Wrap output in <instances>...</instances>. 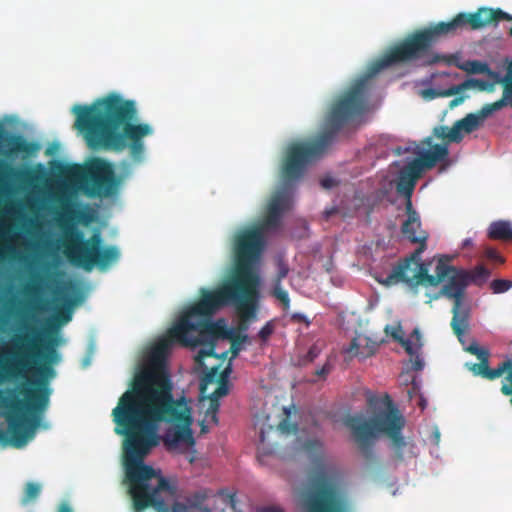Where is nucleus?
I'll return each instance as SVG.
<instances>
[{
  "label": "nucleus",
  "instance_id": "obj_1",
  "mask_svg": "<svg viewBox=\"0 0 512 512\" xmlns=\"http://www.w3.org/2000/svg\"><path fill=\"white\" fill-rule=\"evenodd\" d=\"M189 342L178 320L154 345L148 366L136 374L132 389L122 394L112 411L115 433L125 437V482L136 512L149 507L163 511L166 508L164 496L174 497L177 492L176 485L163 477L160 470L144 463L145 457L159 443V424H174L163 439L168 450H175L182 444L195 445L191 407L184 396L174 398L170 376L161 366L174 344L188 346Z\"/></svg>",
  "mask_w": 512,
  "mask_h": 512
},
{
  "label": "nucleus",
  "instance_id": "obj_2",
  "mask_svg": "<svg viewBox=\"0 0 512 512\" xmlns=\"http://www.w3.org/2000/svg\"><path fill=\"white\" fill-rule=\"evenodd\" d=\"M189 342L178 320L154 345L148 366L136 374L132 389L122 394L112 411L115 433L125 437V482L136 512L149 507L163 511L166 508L164 496L174 497L177 492L176 485L163 477L160 470L144 463L145 457L159 443V424H174L163 439L168 450H175L182 444L195 445L191 407L184 396L174 398L170 376L161 366L174 344L188 346Z\"/></svg>",
  "mask_w": 512,
  "mask_h": 512
},
{
  "label": "nucleus",
  "instance_id": "obj_3",
  "mask_svg": "<svg viewBox=\"0 0 512 512\" xmlns=\"http://www.w3.org/2000/svg\"><path fill=\"white\" fill-rule=\"evenodd\" d=\"M24 332L14 334L0 358V382L18 378L33 371L37 377L34 389H23L25 399L16 389H0V443L24 447L33 439L40 415L49 404L48 382L55 376L53 365L60 361L56 337L44 342L37 328L28 322Z\"/></svg>",
  "mask_w": 512,
  "mask_h": 512
},
{
  "label": "nucleus",
  "instance_id": "obj_4",
  "mask_svg": "<svg viewBox=\"0 0 512 512\" xmlns=\"http://www.w3.org/2000/svg\"><path fill=\"white\" fill-rule=\"evenodd\" d=\"M291 197L285 189L276 191L267 204L259 225L239 231L234 238V269L215 290L200 289V299L181 317H211L224 306L236 307L243 321L254 318L259 300L260 278L253 270L263 248V232L276 229L285 211L289 210Z\"/></svg>",
  "mask_w": 512,
  "mask_h": 512
},
{
  "label": "nucleus",
  "instance_id": "obj_5",
  "mask_svg": "<svg viewBox=\"0 0 512 512\" xmlns=\"http://www.w3.org/2000/svg\"><path fill=\"white\" fill-rule=\"evenodd\" d=\"M75 128L94 150L123 151L129 148L134 161H141L144 154L143 138L153 133L147 123L137 120L135 102L123 99L116 93L97 99L91 105H75Z\"/></svg>",
  "mask_w": 512,
  "mask_h": 512
},
{
  "label": "nucleus",
  "instance_id": "obj_6",
  "mask_svg": "<svg viewBox=\"0 0 512 512\" xmlns=\"http://www.w3.org/2000/svg\"><path fill=\"white\" fill-rule=\"evenodd\" d=\"M367 78L356 80L331 106L323 131L311 141H295L288 145L281 165L285 185L301 179L308 164L320 158L334 142L342 127L364 113L367 104Z\"/></svg>",
  "mask_w": 512,
  "mask_h": 512
},
{
  "label": "nucleus",
  "instance_id": "obj_7",
  "mask_svg": "<svg viewBox=\"0 0 512 512\" xmlns=\"http://www.w3.org/2000/svg\"><path fill=\"white\" fill-rule=\"evenodd\" d=\"M494 8L481 7L474 13H459L448 22H439L427 28L416 30L400 43L391 47L369 68V75H375L386 67L398 63H415L418 66H431L448 62V57L433 51V46L442 37L453 36L469 26L472 30L481 29L495 23Z\"/></svg>",
  "mask_w": 512,
  "mask_h": 512
},
{
  "label": "nucleus",
  "instance_id": "obj_8",
  "mask_svg": "<svg viewBox=\"0 0 512 512\" xmlns=\"http://www.w3.org/2000/svg\"><path fill=\"white\" fill-rule=\"evenodd\" d=\"M346 425L351 429L358 448L367 461L374 460L373 446L377 437L382 434L391 440L397 458L403 459L406 441L402 430L405 418L391 400L373 417L365 419L362 415L351 416L346 420Z\"/></svg>",
  "mask_w": 512,
  "mask_h": 512
},
{
  "label": "nucleus",
  "instance_id": "obj_9",
  "mask_svg": "<svg viewBox=\"0 0 512 512\" xmlns=\"http://www.w3.org/2000/svg\"><path fill=\"white\" fill-rule=\"evenodd\" d=\"M62 247L63 253L70 263L91 270L98 267L105 270L120 257V251L116 246H102V238L99 233H93L85 238L84 233L73 223L63 222Z\"/></svg>",
  "mask_w": 512,
  "mask_h": 512
},
{
  "label": "nucleus",
  "instance_id": "obj_10",
  "mask_svg": "<svg viewBox=\"0 0 512 512\" xmlns=\"http://www.w3.org/2000/svg\"><path fill=\"white\" fill-rule=\"evenodd\" d=\"M310 460L323 468V444L317 439H309L302 445ZM307 512H345V498L339 483L329 477L323 469L312 479V489L304 498Z\"/></svg>",
  "mask_w": 512,
  "mask_h": 512
},
{
  "label": "nucleus",
  "instance_id": "obj_11",
  "mask_svg": "<svg viewBox=\"0 0 512 512\" xmlns=\"http://www.w3.org/2000/svg\"><path fill=\"white\" fill-rule=\"evenodd\" d=\"M421 255H414L412 252L399 261L382 283L390 286L402 282L411 288L419 285L438 286L444 281L447 272L444 268L445 261H452L453 257L442 254L434 256L432 261H421Z\"/></svg>",
  "mask_w": 512,
  "mask_h": 512
},
{
  "label": "nucleus",
  "instance_id": "obj_12",
  "mask_svg": "<svg viewBox=\"0 0 512 512\" xmlns=\"http://www.w3.org/2000/svg\"><path fill=\"white\" fill-rule=\"evenodd\" d=\"M450 262L445 261L444 268L447 270L444 279L445 283L431 300L445 297L453 301L451 328L459 341L462 342V337L469 326V310L463 306V301L466 289L470 284V276L468 270L455 267Z\"/></svg>",
  "mask_w": 512,
  "mask_h": 512
},
{
  "label": "nucleus",
  "instance_id": "obj_13",
  "mask_svg": "<svg viewBox=\"0 0 512 512\" xmlns=\"http://www.w3.org/2000/svg\"><path fill=\"white\" fill-rule=\"evenodd\" d=\"M80 188L90 198H106L114 195L119 182L111 164L96 158L85 166L80 176Z\"/></svg>",
  "mask_w": 512,
  "mask_h": 512
},
{
  "label": "nucleus",
  "instance_id": "obj_14",
  "mask_svg": "<svg viewBox=\"0 0 512 512\" xmlns=\"http://www.w3.org/2000/svg\"><path fill=\"white\" fill-rule=\"evenodd\" d=\"M509 75L510 77L498 81L503 87L502 97L499 100L484 105L478 112L469 113L454 123L451 133L453 143H459L463 139V132L472 133L477 130L492 113L507 106L512 107V83L509 82L512 69Z\"/></svg>",
  "mask_w": 512,
  "mask_h": 512
},
{
  "label": "nucleus",
  "instance_id": "obj_15",
  "mask_svg": "<svg viewBox=\"0 0 512 512\" xmlns=\"http://www.w3.org/2000/svg\"><path fill=\"white\" fill-rule=\"evenodd\" d=\"M178 320L183 327L184 336L190 341L187 345L191 347L213 344L223 332V326L212 322L211 317H180Z\"/></svg>",
  "mask_w": 512,
  "mask_h": 512
},
{
  "label": "nucleus",
  "instance_id": "obj_16",
  "mask_svg": "<svg viewBox=\"0 0 512 512\" xmlns=\"http://www.w3.org/2000/svg\"><path fill=\"white\" fill-rule=\"evenodd\" d=\"M424 144L430 147L429 150H420L416 152L418 157L409 162L412 169L418 171L421 175L423 171L433 168L439 161L444 160L449 150L446 144H435L432 145V138L427 137Z\"/></svg>",
  "mask_w": 512,
  "mask_h": 512
},
{
  "label": "nucleus",
  "instance_id": "obj_17",
  "mask_svg": "<svg viewBox=\"0 0 512 512\" xmlns=\"http://www.w3.org/2000/svg\"><path fill=\"white\" fill-rule=\"evenodd\" d=\"M405 211L407 219L402 224L401 232L411 243L419 245L415 249L414 255L422 254L427 248L428 233L421 229L420 217L413 205H411V210Z\"/></svg>",
  "mask_w": 512,
  "mask_h": 512
},
{
  "label": "nucleus",
  "instance_id": "obj_18",
  "mask_svg": "<svg viewBox=\"0 0 512 512\" xmlns=\"http://www.w3.org/2000/svg\"><path fill=\"white\" fill-rule=\"evenodd\" d=\"M421 177V174L412 169V166L408 163L399 172L398 181L396 183V191L399 195L405 198V210H411L412 195L417 183V180Z\"/></svg>",
  "mask_w": 512,
  "mask_h": 512
},
{
  "label": "nucleus",
  "instance_id": "obj_19",
  "mask_svg": "<svg viewBox=\"0 0 512 512\" xmlns=\"http://www.w3.org/2000/svg\"><path fill=\"white\" fill-rule=\"evenodd\" d=\"M476 86L483 88L484 82L477 79H467L458 85H453L448 89L444 90H437L434 88L424 89L421 91V95L426 100H432L438 97H449L453 95H458L461 92Z\"/></svg>",
  "mask_w": 512,
  "mask_h": 512
},
{
  "label": "nucleus",
  "instance_id": "obj_20",
  "mask_svg": "<svg viewBox=\"0 0 512 512\" xmlns=\"http://www.w3.org/2000/svg\"><path fill=\"white\" fill-rule=\"evenodd\" d=\"M378 347V342L373 341L368 337L359 336L351 341L347 352L353 356L366 359L373 356L376 353Z\"/></svg>",
  "mask_w": 512,
  "mask_h": 512
},
{
  "label": "nucleus",
  "instance_id": "obj_21",
  "mask_svg": "<svg viewBox=\"0 0 512 512\" xmlns=\"http://www.w3.org/2000/svg\"><path fill=\"white\" fill-rule=\"evenodd\" d=\"M488 237L493 240L512 241V226L508 221H494L488 228Z\"/></svg>",
  "mask_w": 512,
  "mask_h": 512
},
{
  "label": "nucleus",
  "instance_id": "obj_22",
  "mask_svg": "<svg viewBox=\"0 0 512 512\" xmlns=\"http://www.w3.org/2000/svg\"><path fill=\"white\" fill-rule=\"evenodd\" d=\"M458 67L472 74H488L490 77L494 78L497 83H499L498 81L503 78L499 77L497 73L492 72L487 63L478 60H469Z\"/></svg>",
  "mask_w": 512,
  "mask_h": 512
},
{
  "label": "nucleus",
  "instance_id": "obj_23",
  "mask_svg": "<svg viewBox=\"0 0 512 512\" xmlns=\"http://www.w3.org/2000/svg\"><path fill=\"white\" fill-rule=\"evenodd\" d=\"M8 144L10 152L12 153H30L32 151V144L28 143L22 136L13 135L10 137Z\"/></svg>",
  "mask_w": 512,
  "mask_h": 512
},
{
  "label": "nucleus",
  "instance_id": "obj_24",
  "mask_svg": "<svg viewBox=\"0 0 512 512\" xmlns=\"http://www.w3.org/2000/svg\"><path fill=\"white\" fill-rule=\"evenodd\" d=\"M41 492V485L35 482H28L25 486L22 504H28L36 500Z\"/></svg>",
  "mask_w": 512,
  "mask_h": 512
},
{
  "label": "nucleus",
  "instance_id": "obj_25",
  "mask_svg": "<svg viewBox=\"0 0 512 512\" xmlns=\"http://www.w3.org/2000/svg\"><path fill=\"white\" fill-rule=\"evenodd\" d=\"M468 274L470 276V283L474 282L476 284H482L484 283L490 276V271L480 265L475 267L472 271H468Z\"/></svg>",
  "mask_w": 512,
  "mask_h": 512
},
{
  "label": "nucleus",
  "instance_id": "obj_26",
  "mask_svg": "<svg viewBox=\"0 0 512 512\" xmlns=\"http://www.w3.org/2000/svg\"><path fill=\"white\" fill-rule=\"evenodd\" d=\"M272 295L282 304L284 311L290 308V298L288 292L282 288L281 284H274Z\"/></svg>",
  "mask_w": 512,
  "mask_h": 512
},
{
  "label": "nucleus",
  "instance_id": "obj_27",
  "mask_svg": "<svg viewBox=\"0 0 512 512\" xmlns=\"http://www.w3.org/2000/svg\"><path fill=\"white\" fill-rule=\"evenodd\" d=\"M512 368V362L510 360L502 362L497 368H489L486 379L494 380L504 374L505 371Z\"/></svg>",
  "mask_w": 512,
  "mask_h": 512
},
{
  "label": "nucleus",
  "instance_id": "obj_28",
  "mask_svg": "<svg viewBox=\"0 0 512 512\" xmlns=\"http://www.w3.org/2000/svg\"><path fill=\"white\" fill-rule=\"evenodd\" d=\"M228 394V384L224 376H221L219 385L216 390L210 394L209 399L212 402H219V399Z\"/></svg>",
  "mask_w": 512,
  "mask_h": 512
},
{
  "label": "nucleus",
  "instance_id": "obj_29",
  "mask_svg": "<svg viewBox=\"0 0 512 512\" xmlns=\"http://www.w3.org/2000/svg\"><path fill=\"white\" fill-rule=\"evenodd\" d=\"M63 289L65 292V300L68 304L72 305V304H75L78 300H80V298H78V297H75V299H73V300L67 297V295H69V294H73V295L80 294V289L75 282H73V281L66 282L64 284Z\"/></svg>",
  "mask_w": 512,
  "mask_h": 512
},
{
  "label": "nucleus",
  "instance_id": "obj_30",
  "mask_svg": "<svg viewBox=\"0 0 512 512\" xmlns=\"http://www.w3.org/2000/svg\"><path fill=\"white\" fill-rule=\"evenodd\" d=\"M480 363L473 364L472 371L475 374L481 375L483 378H486L489 370V354L480 358Z\"/></svg>",
  "mask_w": 512,
  "mask_h": 512
},
{
  "label": "nucleus",
  "instance_id": "obj_31",
  "mask_svg": "<svg viewBox=\"0 0 512 512\" xmlns=\"http://www.w3.org/2000/svg\"><path fill=\"white\" fill-rule=\"evenodd\" d=\"M248 340L246 334H238L232 338L230 351L233 356H237L242 349V344Z\"/></svg>",
  "mask_w": 512,
  "mask_h": 512
},
{
  "label": "nucleus",
  "instance_id": "obj_32",
  "mask_svg": "<svg viewBox=\"0 0 512 512\" xmlns=\"http://www.w3.org/2000/svg\"><path fill=\"white\" fill-rule=\"evenodd\" d=\"M452 127L449 128L448 126H437L433 129V134L435 137L443 140H447L448 143H452Z\"/></svg>",
  "mask_w": 512,
  "mask_h": 512
},
{
  "label": "nucleus",
  "instance_id": "obj_33",
  "mask_svg": "<svg viewBox=\"0 0 512 512\" xmlns=\"http://www.w3.org/2000/svg\"><path fill=\"white\" fill-rule=\"evenodd\" d=\"M512 286V282L504 279L493 280L491 283V289L494 293H504L508 291Z\"/></svg>",
  "mask_w": 512,
  "mask_h": 512
},
{
  "label": "nucleus",
  "instance_id": "obj_34",
  "mask_svg": "<svg viewBox=\"0 0 512 512\" xmlns=\"http://www.w3.org/2000/svg\"><path fill=\"white\" fill-rule=\"evenodd\" d=\"M320 353L321 348L317 344L312 345L302 359L303 364L313 362L320 355Z\"/></svg>",
  "mask_w": 512,
  "mask_h": 512
},
{
  "label": "nucleus",
  "instance_id": "obj_35",
  "mask_svg": "<svg viewBox=\"0 0 512 512\" xmlns=\"http://www.w3.org/2000/svg\"><path fill=\"white\" fill-rule=\"evenodd\" d=\"M288 273H289L288 265L285 262L280 261L278 263V269H277V274H276L274 284H278V283L281 284L282 280L287 277Z\"/></svg>",
  "mask_w": 512,
  "mask_h": 512
},
{
  "label": "nucleus",
  "instance_id": "obj_36",
  "mask_svg": "<svg viewBox=\"0 0 512 512\" xmlns=\"http://www.w3.org/2000/svg\"><path fill=\"white\" fill-rule=\"evenodd\" d=\"M217 377V369H212L211 371H209L208 373L205 374V376L203 377V380H202V383L200 385V390L202 393L205 392L206 390V386L210 383H214L217 381L216 379Z\"/></svg>",
  "mask_w": 512,
  "mask_h": 512
},
{
  "label": "nucleus",
  "instance_id": "obj_37",
  "mask_svg": "<svg viewBox=\"0 0 512 512\" xmlns=\"http://www.w3.org/2000/svg\"><path fill=\"white\" fill-rule=\"evenodd\" d=\"M274 332V324L272 321L267 322L259 331L258 336L259 338L265 342L269 339V337Z\"/></svg>",
  "mask_w": 512,
  "mask_h": 512
},
{
  "label": "nucleus",
  "instance_id": "obj_38",
  "mask_svg": "<svg viewBox=\"0 0 512 512\" xmlns=\"http://www.w3.org/2000/svg\"><path fill=\"white\" fill-rule=\"evenodd\" d=\"M399 343L404 347L405 351L410 356L416 355L418 353L419 348H420V344L416 346L409 339H404L403 338Z\"/></svg>",
  "mask_w": 512,
  "mask_h": 512
},
{
  "label": "nucleus",
  "instance_id": "obj_39",
  "mask_svg": "<svg viewBox=\"0 0 512 512\" xmlns=\"http://www.w3.org/2000/svg\"><path fill=\"white\" fill-rule=\"evenodd\" d=\"M277 429L282 433L296 432L297 425L290 423L287 419H283L277 425Z\"/></svg>",
  "mask_w": 512,
  "mask_h": 512
},
{
  "label": "nucleus",
  "instance_id": "obj_40",
  "mask_svg": "<svg viewBox=\"0 0 512 512\" xmlns=\"http://www.w3.org/2000/svg\"><path fill=\"white\" fill-rule=\"evenodd\" d=\"M467 351L475 356H477L478 359L486 356L489 354V352L481 347L477 343H472L468 346Z\"/></svg>",
  "mask_w": 512,
  "mask_h": 512
},
{
  "label": "nucleus",
  "instance_id": "obj_41",
  "mask_svg": "<svg viewBox=\"0 0 512 512\" xmlns=\"http://www.w3.org/2000/svg\"><path fill=\"white\" fill-rule=\"evenodd\" d=\"M485 256L492 261L503 263L504 259L502 256L498 253V251L492 247H487L484 252Z\"/></svg>",
  "mask_w": 512,
  "mask_h": 512
},
{
  "label": "nucleus",
  "instance_id": "obj_42",
  "mask_svg": "<svg viewBox=\"0 0 512 512\" xmlns=\"http://www.w3.org/2000/svg\"><path fill=\"white\" fill-rule=\"evenodd\" d=\"M220 494L225 497L224 501L230 506V508L236 510V494L224 491H221Z\"/></svg>",
  "mask_w": 512,
  "mask_h": 512
},
{
  "label": "nucleus",
  "instance_id": "obj_43",
  "mask_svg": "<svg viewBox=\"0 0 512 512\" xmlns=\"http://www.w3.org/2000/svg\"><path fill=\"white\" fill-rule=\"evenodd\" d=\"M332 366L326 362L320 369L315 371V374L320 378H325L331 372Z\"/></svg>",
  "mask_w": 512,
  "mask_h": 512
},
{
  "label": "nucleus",
  "instance_id": "obj_44",
  "mask_svg": "<svg viewBox=\"0 0 512 512\" xmlns=\"http://www.w3.org/2000/svg\"><path fill=\"white\" fill-rule=\"evenodd\" d=\"M291 320L297 323H305L307 326L310 324V321L307 317L302 313H293L291 315Z\"/></svg>",
  "mask_w": 512,
  "mask_h": 512
},
{
  "label": "nucleus",
  "instance_id": "obj_45",
  "mask_svg": "<svg viewBox=\"0 0 512 512\" xmlns=\"http://www.w3.org/2000/svg\"><path fill=\"white\" fill-rule=\"evenodd\" d=\"M219 406H220V404H219V402H218V401H217V402H212V401H210V407H209V409H208V413H211V414H212V420H213L215 423H217V422H218V418H217V416H216V413H217V411H218V409H219Z\"/></svg>",
  "mask_w": 512,
  "mask_h": 512
},
{
  "label": "nucleus",
  "instance_id": "obj_46",
  "mask_svg": "<svg viewBox=\"0 0 512 512\" xmlns=\"http://www.w3.org/2000/svg\"><path fill=\"white\" fill-rule=\"evenodd\" d=\"M320 184L323 188L330 189V188L334 187L337 183L334 178L325 177V178L321 179Z\"/></svg>",
  "mask_w": 512,
  "mask_h": 512
},
{
  "label": "nucleus",
  "instance_id": "obj_47",
  "mask_svg": "<svg viewBox=\"0 0 512 512\" xmlns=\"http://www.w3.org/2000/svg\"><path fill=\"white\" fill-rule=\"evenodd\" d=\"M170 512H188V508L183 503L176 502L171 506Z\"/></svg>",
  "mask_w": 512,
  "mask_h": 512
},
{
  "label": "nucleus",
  "instance_id": "obj_48",
  "mask_svg": "<svg viewBox=\"0 0 512 512\" xmlns=\"http://www.w3.org/2000/svg\"><path fill=\"white\" fill-rule=\"evenodd\" d=\"M464 100H465V96L464 95H458V96H456L454 99H452L450 101L449 107L450 108L457 107L458 105L462 104Z\"/></svg>",
  "mask_w": 512,
  "mask_h": 512
},
{
  "label": "nucleus",
  "instance_id": "obj_49",
  "mask_svg": "<svg viewBox=\"0 0 512 512\" xmlns=\"http://www.w3.org/2000/svg\"><path fill=\"white\" fill-rule=\"evenodd\" d=\"M39 291V287L35 284H28L26 287H25V294L26 295H34L36 293H38Z\"/></svg>",
  "mask_w": 512,
  "mask_h": 512
},
{
  "label": "nucleus",
  "instance_id": "obj_50",
  "mask_svg": "<svg viewBox=\"0 0 512 512\" xmlns=\"http://www.w3.org/2000/svg\"><path fill=\"white\" fill-rule=\"evenodd\" d=\"M414 356H415V359L413 361V368L417 371L422 370L424 367V363H423L422 359L419 357L418 353Z\"/></svg>",
  "mask_w": 512,
  "mask_h": 512
},
{
  "label": "nucleus",
  "instance_id": "obj_51",
  "mask_svg": "<svg viewBox=\"0 0 512 512\" xmlns=\"http://www.w3.org/2000/svg\"><path fill=\"white\" fill-rule=\"evenodd\" d=\"M403 332L400 328H395L393 329V332L391 333L392 337L397 340L398 342H400L402 339H403V336H402Z\"/></svg>",
  "mask_w": 512,
  "mask_h": 512
},
{
  "label": "nucleus",
  "instance_id": "obj_52",
  "mask_svg": "<svg viewBox=\"0 0 512 512\" xmlns=\"http://www.w3.org/2000/svg\"><path fill=\"white\" fill-rule=\"evenodd\" d=\"M59 317L62 321V323H67L71 320V315L68 311H61L59 312Z\"/></svg>",
  "mask_w": 512,
  "mask_h": 512
},
{
  "label": "nucleus",
  "instance_id": "obj_53",
  "mask_svg": "<svg viewBox=\"0 0 512 512\" xmlns=\"http://www.w3.org/2000/svg\"><path fill=\"white\" fill-rule=\"evenodd\" d=\"M260 512H283V510L279 507L269 506V507H264L263 509H261Z\"/></svg>",
  "mask_w": 512,
  "mask_h": 512
},
{
  "label": "nucleus",
  "instance_id": "obj_54",
  "mask_svg": "<svg viewBox=\"0 0 512 512\" xmlns=\"http://www.w3.org/2000/svg\"><path fill=\"white\" fill-rule=\"evenodd\" d=\"M58 512H73V510L68 503H62Z\"/></svg>",
  "mask_w": 512,
  "mask_h": 512
},
{
  "label": "nucleus",
  "instance_id": "obj_55",
  "mask_svg": "<svg viewBox=\"0 0 512 512\" xmlns=\"http://www.w3.org/2000/svg\"><path fill=\"white\" fill-rule=\"evenodd\" d=\"M200 355L201 356H215V353H214V347L213 345L210 347L209 350L205 351V350H201L200 351Z\"/></svg>",
  "mask_w": 512,
  "mask_h": 512
},
{
  "label": "nucleus",
  "instance_id": "obj_56",
  "mask_svg": "<svg viewBox=\"0 0 512 512\" xmlns=\"http://www.w3.org/2000/svg\"><path fill=\"white\" fill-rule=\"evenodd\" d=\"M0 170H7V171H12L13 169L11 168V166L9 164H7L6 162L4 161H0Z\"/></svg>",
  "mask_w": 512,
  "mask_h": 512
},
{
  "label": "nucleus",
  "instance_id": "obj_57",
  "mask_svg": "<svg viewBox=\"0 0 512 512\" xmlns=\"http://www.w3.org/2000/svg\"><path fill=\"white\" fill-rule=\"evenodd\" d=\"M511 70H512V61L509 63V65H508V67H507L506 74L503 76V78H508V77H510V75H509V74H510ZM509 82H511V83H512V77H511V79L509 80Z\"/></svg>",
  "mask_w": 512,
  "mask_h": 512
},
{
  "label": "nucleus",
  "instance_id": "obj_58",
  "mask_svg": "<svg viewBox=\"0 0 512 512\" xmlns=\"http://www.w3.org/2000/svg\"><path fill=\"white\" fill-rule=\"evenodd\" d=\"M259 439H260V442H261V443H264V442H265V431H264V430H261V431H260Z\"/></svg>",
  "mask_w": 512,
  "mask_h": 512
},
{
  "label": "nucleus",
  "instance_id": "obj_59",
  "mask_svg": "<svg viewBox=\"0 0 512 512\" xmlns=\"http://www.w3.org/2000/svg\"><path fill=\"white\" fill-rule=\"evenodd\" d=\"M471 244V240L470 239H466L464 241V245L467 246V245H470Z\"/></svg>",
  "mask_w": 512,
  "mask_h": 512
},
{
  "label": "nucleus",
  "instance_id": "obj_60",
  "mask_svg": "<svg viewBox=\"0 0 512 512\" xmlns=\"http://www.w3.org/2000/svg\"><path fill=\"white\" fill-rule=\"evenodd\" d=\"M3 134H4V129L2 126H0V138H2Z\"/></svg>",
  "mask_w": 512,
  "mask_h": 512
},
{
  "label": "nucleus",
  "instance_id": "obj_61",
  "mask_svg": "<svg viewBox=\"0 0 512 512\" xmlns=\"http://www.w3.org/2000/svg\"><path fill=\"white\" fill-rule=\"evenodd\" d=\"M332 213H333V211H326V212H325V214H326V218H328Z\"/></svg>",
  "mask_w": 512,
  "mask_h": 512
},
{
  "label": "nucleus",
  "instance_id": "obj_62",
  "mask_svg": "<svg viewBox=\"0 0 512 512\" xmlns=\"http://www.w3.org/2000/svg\"><path fill=\"white\" fill-rule=\"evenodd\" d=\"M7 251H8V252H13V251H14V248H13V247H11V246H8V247H7Z\"/></svg>",
  "mask_w": 512,
  "mask_h": 512
},
{
  "label": "nucleus",
  "instance_id": "obj_63",
  "mask_svg": "<svg viewBox=\"0 0 512 512\" xmlns=\"http://www.w3.org/2000/svg\"><path fill=\"white\" fill-rule=\"evenodd\" d=\"M241 329H242V330H246V329H247V326H246V325H241Z\"/></svg>",
  "mask_w": 512,
  "mask_h": 512
},
{
  "label": "nucleus",
  "instance_id": "obj_64",
  "mask_svg": "<svg viewBox=\"0 0 512 512\" xmlns=\"http://www.w3.org/2000/svg\"><path fill=\"white\" fill-rule=\"evenodd\" d=\"M414 333L417 335V339L419 340V334H418V331H415Z\"/></svg>",
  "mask_w": 512,
  "mask_h": 512
}]
</instances>
